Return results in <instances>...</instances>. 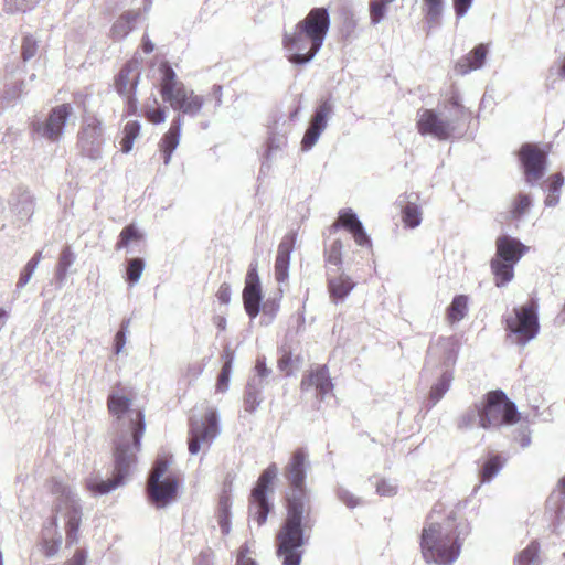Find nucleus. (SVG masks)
I'll return each mask as SVG.
<instances>
[{"label": "nucleus", "mask_w": 565, "mask_h": 565, "mask_svg": "<svg viewBox=\"0 0 565 565\" xmlns=\"http://www.w3.org/2000/svg\"><path fill=\"white\" fill-rule=\"evenodd\" d=\"M130 404L128 397L117 392H111L108 396V411L117 418L115 476L106 481L96 476L89 477L86 487L94 494H106L121 486L136 466V454L140 450V439L146 425L143 413L140 409H131Z\"/></svg>", "instance_id": "1"}, {"label": "nucleus", "mask_w": 565, "mask_h": 565, "mask_svg": "<svg viewBox=\"0 0 565 565\" xmlns=\"http://www.w3.org/2000/svg\"><path fill=\"white\" fill-rule=\"evenodd\" d=\"M438 513L435 508L423 527L420 550L426 563L450 565L458 558L469 527L465 521L457 522L452 513L446 518Z\"/></svg>", "instance_id": "2"}, {"label": "nucleus", "mask_w": 565, "mask_h": 565, "mask_svg": "<svg viewBox=\"0 0 565 565\" xmlns=\"http://www.w3.org/2000/svg\"><path fill=\"white\" fill-rule=\"evenodd\" d=\"M51 491L57 497V504L55 516L43 530L42 551L46 557H54L61 548L62 535L57 531L58 522L63 524L67 544H74L78 541V529L83 516L79 499L67 483L53 479Z\"/></svg>", "instance_id": "3"}, {"label": "nucleus", "mask_w": 565, "mask_h": 565, "mask_svg": "<svg viewBox=\"0 0 565 565\" xmlns=\"http://www.w3.org/2000/svg\"><path fill=\"white\" fill-rule=\"evenodd\" d=\"M329 26L328 11L323 8L312 9L292 31L285 32L282 44L288 61L296 65L309 63L320 51Z\"/></svg>", "instance_id": "4"}, {"label": "nucleus", "mask_w": 565, "mask_h": 565, "mask_svg": "<svg viewBox=\"0 0 565 565\" xmlns=\"http://www.w3.org/2000/svg\"><path fill=\"white\" fill-rule=\"evenodd\" d=\"M309 510L306 501L295 497L289 500L287 518L277 534V554L282 565H299L302 556V546L306 542L305 529L308 526Z\"/></svg>", "instance_id": "5"}, {"label": "nucleus", "mask_w": 565, "mask_h": 565, "mask_svg": "<svg viewBox=\"0 0 565 565\" xmlns=\"http://www.w3.org/2000/svg\"><path fill=\"white\" fill-rule=\"evenodd\" d=\"M162 73L160 83V94L162 99L170 105L173 110L184 115L195 117L200 114L204 98L188 88L182 82L178 81L175 72L168 63L160 65Z\"/></svg>", "instance_id": "6"}, {"label": "nucleus", "mask_w": 565, "mask_h": 565, "mask_svg": "<svg viewBox=\"0 0 565 565\" xmlns=\"http://www.w3.org/2000/svg\"><path fill=\"white\" fill-rule=\"evenodd\" d=\"M507 339L521 348L534 340L540 331L537 307L534 302L512 309L504 318Z\"/></svg>", "instance_id": "7"}, {"label": "nucleus", "mask_w": 565, "mask_h": 565, "mask_svg": "<svg viewBox=\"0 0 565 565\" xmlns=\"http://www.w3.org/2000/svg\"><path fill=\"white\" fill-rule=\"evenodd\" d=\"M476 414L482 428L511 425L519 420V413L514 403L510 402L504 393L491 392L481 406H476Z\"/></svg>", "instance_id": "8"}, {"label": "nucleus", "mask_w": 565, "mask_h": 565, "mask_svg": "<svg viewBox=\"0 0 565 565\" xmlns=\"http://www.w3.org/2000/svg\"><path fill=\"white\" fill-rule=\"evenodd\" d=\"M168 462L158 459L148 480V495L157 508H164L177 499L178 482L171 476L164 477Z\"/></svg>", "instance_id": "9"}, {"label": "nucleus", "mask_w": 565, "mask_h": 565, "mask_svg": "<svg viewBox=\"0 0 565 565\" xmlns=\"http://www.w3.org/2000/svg\"><path fill=\"white\" fill-rule=\"evenodd\" d=\"M220 434L217 412L207 407L200 418L192 417L189 430V451L196 455L201 447L210 446Z\"/></svg>", "instance_id": "10"}, {"label": "nucleus", "mask_w": 565, "mask_h": 565, "mask_svg": "<svg viewBox=\"0 0 565 565\" xmlns=\"http://www.w3.org/2000/svg\"><path fill=\"white\" fill-rule=\"evenodd\" d=\"M308 458L309 455L305 449H297L291 454L290 459L285 467V477L291 487L288 501L295 497L301 498L302 501H305V481L310 466Z\"/></svg>", "instance_id": "11"}, {"label": "nucleus", "mask_w": 565, "mask_h": 565, "mask_svg": "<svg viewBox=\"0 0 565 565\" xmlns=\"http://www.w3.org/2000/svg\"><path fill=\"white\" fill-rule=\"evenodd\" d=\"M140 78V62L132 58L120 70L115 79L117 93L127 98L128 114H135L137 110V98L135 93Z\"/></svg>", "instance_id": "12"}, {"label": "nucleus", "mask_w": 565, "mask_h": 565, "mask_svg": "<svg viewBox=\"0 0 565 565\" xmlns=\"http://www.w3.org/2000/svg\"><path fill=\"white\" fill-rule=\"evenodd\" d=\"M278 468L271 463L260 475L256 487L252 491L250 514L258 525L266 522L269 512V504L266 499V491L271 481L276 478Z\"/></svg>", "instance_id": "13"}, {"label": "nucleus", "mask_w": 565, "mask_h": 565, "mask_svg": "<svg viewBox=\"0 0 565 565\" xmlns=\"http://www.w3.org/2000/svg\"><path fill=\"white\" fill-rule=\"evenodd\" d=\"M72 114L73 107L70 104L56 106L50 111L45 122L33 124V130L51 141H58Z\"/></svg>", "instance_id": "14"}, {"label": "nucleus", "mask_w": 565, "mask_h": 565, "mask_svg": "<svg viewBox=\"0 0 565 565\" xmlns=\"http://www.w3.org/2000/svg\"><path fill=\"white\" fill-rule=\"evenodd\" d=\"M417 129L420 135L433 136L439 140L450 137L454 127L450 121L440 118L434 110L424 109L418 114Z\"/></svg>", "instance_id": "15"}, {"label": "nucleus", "mask_w": 565, "mask_h": 565, "mask_svg": "<svg viewBox=\"0 0 565 565\" xmlns=\"http://www.w3.org/2000/svg\"><path fill=\"white\" fill-rule=\"evenodd\" d=\"M83 152L90 159H98L102 156L104 143L102 124L97 119L86 121L78 139Z\"/></svg>", "instance_id": "16"}, {"label": "nucleus", "mask_w": 565, "mask_h": 565, "mask_svg": "<svg viewBox=\"0 0 565 565\" xmlns=\"http://www.w3.org/2000/svg\"><path fill=\"white\" fill-rule=\"evenodd\" d=\"M520 159L529 183H534L543 177L545 153L540 148L534 145H524L520 150Z\"/></svg>", "instance_id": "17"}, {"label": "nucleus", "mask_w": 565, "mask_h": 565, "mask_svg": "<svg viewBox=\"0 0 565 565\" xmlns=\"http://www.w3.org/2000/svg\"><path fill=\"white\" fill-rule=\"evenodd\" d=\"M332 111V105L329 102H323L316 110L310 125L302 138V150L311 149L320 138L321 134L327 127L328 117Z\"/></svg>", "instance_id": "18"}, {"label": "nucleus", "mask_w": 565, "mask_h": 565, "mask_svg": "<svg viewBox=\"0 0 565 565\" xmlns=\"http://www.w3.org/2000/svg\"><path fill=\"white\" fill-rule=\"evenodd\" d=\"M459 351L458 341L454 337L439 338L429 347V358L440 362L444 370L454 367Z\"/></svg>", "instance_id": "19"}, {"label": "nucleus", "mask_w": 565, "mask_h": 565, "mask_svg": "<svg viewBox=\"0 0 565 565\" xmlns=\"http://www.w3.org/2000/svg\"><path fill=\"white\" fill-rule=\"evenodd\" d=\"M312 387L316 388L317 395L321 399H324L332 393L333 384L329 376V372L324 366L317 369L316 371L311 372L308 376L302 379V391H309Z\"/></svg>", "instance_id": "20"}, {"label": "nucleus", "mask_w": 565, "mask_h": 565, "mask_svg": "<svg viewBox=\"0 0 565 565\" xmlns=\"http://www.w3.org/2000/svg\"><path fill=\"white\" fill-rule=\"evenodd\" d=\"M497 257L516 264L527 252L529 247L523 245L519 239L511 236H500L497 239Z\"/></svg>", "instance_id": "21"}, {"label": "nucleus", "mask_w": 565, "mask_h": 565, "mask_svg": "<svg viewBox=\"0 0 565 565\" xmlns=\"http://www.w3.org/2000/svg\"><path fill=\"white\" fill-rule=\"evenodd\" d=\"M183 119L178 115L171 122L169 130L163 135L159 146L163 153V163L168 166L171 161L173 151L178 148L181 138Z\"/></svg>", "instance_id": "22"}, {"label": "nucleus", "mask_w": 565, "mask_h": 565, "mask_svg": "<svg viewBox=\"0 0 565 565\" xmlns=\"http://www.w3.org/2000/svg\"><path fill=\"white\" fill-rule=\"evenodd\" d=\"M488 54L486 44L477 45L469 54L461 57L455 65V72L458 75H466L472 71L481 68Z\"/></svg>", "instance_id": "23"}, {"label": "nucleus", "mask_w": 565, "mask_h": 565, "mask_svg": "<svg viewBox=\"0 0 565 565\" xmlns=\"http://www.w3.org/2000/svg\"><path fill=\"white\" fill-rule=\"evenodd\" d=\"M291 249L292 242L289 237L284 238L278 246L275 262V276L279 282L285 281L288 278Z\"/></svg>", "instance_id": "24"}, {"label": "nucleus", "mask_w": 565, "mask_h": 565, "mask_svg": "<svg viewBox=\"0 0 565 565\" xmlns=\"http://www.w3.org/2000/svg\"><path fill=\"white\" fill-rule=\"evenodd\" d=\"M355 284L347 275H340L329 280V292L332 301L338 303L344 300L353 290Z\"/></svg>", "instance_id": "25"}, {"label": "nucleus", "mask_w": 565, "mask_h": 565, "mask_svg": "<svg viewBox=\"0 0 565 565\" xmlns=\"http://www.w3.org/2000/svg\"><path fill=\"white\" fill-rule=\"evenodd\" d=\"M138 17L139 12L137 11H128L121 14L111 26V36L115 40H121L126 38L134 29Z\"/></svg>", "instance_id": "26"}, {"label": "nucleus", "mask_w": 565, "mask_h": 565, "mask_svg": "<svg viewBox=\"0 0 565 565\" xmlns=\"http://www.w3.org/2000/svg\"><path fill=\"white\" fill-rule=\"evenodd\" d=\"M491 270L495 277V285L498 287L507 285L514 277V264L497 256L491 260Z\"/></svg>", "instance_id": "27"}, {"label": "nucleus", "mask_w": 565, "mask_h": 565, "mask_svg": "<svg viewBox=\"0 0 565 565\" xmlns=\"http://www.w3.org/2000/svg\"><path fill=\"white\" fill-rule=\"evenodd\" d=\"M264 387V384L262 381H256L255 377H253L246 386L245 396H244V406L245 411L249 413H254L257 407L262 403L260 392Z\"/></svg>", "instance_id": "28"}, {"label": "nucleus", "mask_w": 565, "mask_h": 565, "mask_svg": "<svg viewBox=\"0 0 565 565\" xmlns=\"http://www.w3.org/2000/svg\"><path fill=\"white\" fill-rule=\"evenodd\" d=\"M262 300L260 287L245 286L243 290V301L246 313L254 319L259 313V305Z\"/></svg>", "instance_id": "29"}, {"label": "nucleus", "mask_w": 565, "mask_h": 565, "mask_svg": "<svg viewBox=\"0 0 565 565\" xmlns=\"http://www.w3.org/2000/svg\"><path fill=\"white\" fill-rule=\"evenodd\" d=\"M452 380V371L443 370L440 377L430 388L429 401L431 402V405H436L449 391Z\"/></svg>", "instance_id": "30"}, {"label": "nucleus", "mask_w": 565, "mask_h": 565, "mask_svg": "<svg viewBox=\"0 0 565 565\" xmlns=\"http://www.w3.org/2000/svg\"><path fill=\"white\" fill-rule=\"evenodd\" d=\"M231 498L226 492H224L220 497L217 505V523L224 535H227L231 532Z\"/></svg>", "instance_id": "31"}, {"label": "nucleus", "mask_w": 565, "mask_h": 565, "mask_svg": "<svg viewBox=\"0 0 565 565\" xmlns=\"http://www.w3.org/2000/svg\"><path fill=\"white\" fill-rule=\"evenodd\" d=\"M468 312V297L465 295L456 296L447 308V320L454 324L461 321Z\"/></svg>", "instance_id": "32"}, {"label": "nucleus", "mask_w": 565, "mask_h": 565, "mask_svg": "<svg viewBox=\"0 0 565 565\" xmlns=\"http://www.w3.org/2000/svg\"><path fill=\"white\" fill-rule=\"evenodd\" d=\"M504 462L505 461L498 455L489 457L481 469V481H491L501 471Z\"/></svg>", "instance_id": "33"}, {"label": "nucleus", "mask_w": 565, "mask_h": 565, "mask_svg": "<svg viewBox=\"0 0 565 565\" xmlns=\"http://www.w3.org/2000/svg\"><path fill=\"white\" fill-rule=\"evenodd\" d=\"M225 363L221 370V373L216 383V391L225 393L228 390L230 377L232 373L233 354L226 350L223 354Z\"/></svg>", "instance_id": "34"}, {"label": "nucleus", "mask_w": 565, "mask_h": 565, "mask_svg": "<svg viewBox=\"0 0 565 565\" xmlns=\"http://www.w3.org/2000/svg\"><path fill=\"white\" fill-rule=\"evenodd\" d=\"M564 179L562 174L557 173L551 178L548 185V193L545 199V205L548 207L556 206L559 202L561 188L563 186Z\"/></svg>", "instance_id": "35"}, {"label": "nucleus", "mask_w": 565, "mask_h": 565, "mask_svg": "<svg viewBox=\"0 0 565 565\" xmlns=\"http://www.w3.org/2000/svg\"><path fill=\"white\" fill-rule=\"evenodd\" d=\"M41 0H4L3 9L8 13H25L34 9Z\"/></svg>", "instance_id": "36"}, {"label": "nucleus", "mask_w": 565, "mask_h": 565, "mask_svg": "<svg viewBox=\"0 0 565 565\" xmlns=\"http://www.w3.org/2000/svg\"><path fill=\"white\" fill-rule=\"evenodd\" d=\"M142 239V234L138 231V228L130 224L122 228L119 234V239L116 244L117 249L126 248L129 244L134 242H139Z\"/></svg>", "instance_id": "37"}, {"label": "nucleus", "mask_w": 565, "mask_h": 565, "mask_svg": "<svg viewBox=\"0 0 565 565\" xmlns=\"http://www.w3.org/2000/svg\"><path fill=\"white\" fill-rule=\"evenodd\" d=\"M539 544L533 542L515 557L516 565H536L539 561Z\"/></svg>", "instance_id": "38"}, {"label": "nucleus", "mask_w": 565, "mask_h": 565, "mask_svg": "<svg viewBox=\"0 0 565 565\" xmlns=\"http://www.w3.org/2000/svg\"><path fill=\"white\" fill-rule=\"evenodd\" d=\"M395 0H372L370 2V20L373 25L379 24L386 14V7Z\"/></svg>", "instance_id": "39"}, {"label": "nucleus", "mask_w": 565, "mask_h": 565, "mask_svg": "<svg viewBox=\"0 0 565 565\" xmlns=\"http://www.w3.org/2000/svg\"><path fill=\"white\" fill-rule=\"evenodd\" d=\"M39 43L40 40L32 34H26L23 36L21 44V56L24 62L32 60L38 54Z\"/></svg>", "instance_id": "40"}, {"label": "nucleus", "mask_w": 565, "mask_h": 565, "mask_svg": "<svg viewBox=\"0 0 565 565\" xmlns=\"http://www.w3.org/2000/svg\"><path fill=\"white\" fill-rule=\"evenodd\" d=\"M403 221L411 228L417 227L422 222V211L414 203H408L403 211Z\"/></svg>", "instance_id": "41"}, {"label": "nucleus", "mask_w": 565, "mask_h": 565, "mask_svg": "<svg viewBox=\"0 0 565 565\" xmlns=\"http://www.w3.org/2000/svg\"><path fill=\"white\" fill-rule=\"evenodd\" d=\"M338 225L345 227L350 233H352L356 227L361 226L362 223L352 210H342L339 213L338 223H335L334 226Z\"/></svg>", "instance_id": "42"}, {"label": "nucleus", "mask_w": 565, "mask_h": 565, "mask_svg": "<svg viewBox=\"0 0 565 565\" xmlns=\"http://www.w3.org/2000/svg\"><path fill=\"white\" fill-rule=\"evenodd\" d=\"M145 263L141 258H132L129 260L127 266V279L131 285H136L143 273Z\"/></svg>", "instance_id": "43"}, {"label": "nucleus", "mask_w": 565, "mask_h": 565, "mask_svg": "<svg viewBox=\"0 0 565 565\" xmlns=\"http://www.w3.org/2000/svg\"><path fill=\"white\" fill-rule=\"evenodd\" d=\"M531 206V199L526 194H520L513 202L511 207V216L513 218L522 217Z\"/></svg>", "instance_id": "44"}, {"label": "nucleus", "mask_w": 565, "mask_h": 565, "mask_svg": "<svg viewBox=\"0 0 565 565\" xmlns=\"http://www.w3.org/2000/svg\"><path fill=\"white\" fill-rule=\"evenodd\" d=\"M377 494L382 497H393L397 493V484L388 479H379L375 481Z\"/></svg>", "instance_id": "45"}, {"label": "nucleus", "mask_w": 565, "mask_h": 565, "mask_svg": "<svg viewBox=\"0 0 565 565\" xmlns=\"http://www.w3.org/2000/svg\"><path fill=\"white\" fill-rule=\"evenodd\" d=\"M427 19L431 22L438 21L443 12V0H424Z\"/></svg>", "instance_id": "46"}, {"label": "nucleus", "mask_w": 565, "mask_h": 565, "mask_svg": "<svg viewBox=\"0 0 565 565\" xmlns=\"http://www.w3.org/2000/svg\"><path fill=\"white\" fill-rule=\"evenodd\" d=\"M337 495L339 500L344 503L349 509H354L362 503L361 498L356 497L348 489L340 487L337 490Z\"/></svg>", "instance_id": "47"}, {"label": "nucleus", "mask_w": 565, "mask_h": 565, "mask_svg": "<svg viewBox=\"0 0 565 565\" xmlns=\"http://www.w3.org/2000/svg\"><path fill=\"white\" fill-rule=\"evenodd\" d=\"M35 270L36 269L34 268V264H26L24 266L15 285V290L18 292L21 291L30 282Z\"/></svg>", "instance_id": "48"}, {"label": "nucleus", "mask_w": 565, "mask_h": 565, "mask_svg": "<svg viewBox=\"0 0 565 565\" xmlns=\"http://www.w3.org/2000/svg\"><path fill=\"white\" fill-rule=\"evenodd\" d=\"M75 257H74V254L71 252L70 248H65L62 254H61V257H60V263H58V271L65 276L68 267L73 264Z\"/></svg>", "instance_id": "49"}, {"label": "nucleus", "mask_w": 565, "mask_h": 565, "mask_svg": "<svg viewBox=\"0 0 565 565\" xmlns=\"http://www.w3.org/2000/svg\"><path fill=\"white\" fill-rule=\"evenodd\" d=\"M204 364L201 362H193L188 364V366L184 370V376L189 379L190 381L196 380L203 372Z\"/></svg>", "instance_id": "50"}, {"label": "nucleus", "mask_w": 565, "mask_h": 565, "mask_svg": "<svg viewBox=\"0 0 565 565\" xmlns=\"http://www.w3.org/2000/svg\"><path fill=\"white\" fill-rule=\"evenodd\" d=\"M145 116L150 122L154 125L164 122L167 118L166 111L162 108H149L146 110Z\"/></svg>", "instance_id": "51"}, {"label": "nucleus", "mask_w": 565, "mask_h": 565, "mask_svg": "<svg viewBox=\"0 0 565 565\" xmlns=\"http://www.w3.org/2000/svg\"><path fill=\"white\" fill-rule=\"evenodd\" d=\"M473 0H454V9L457 19H461L467 14L472 6Z\"/></svg>", "instance_id": "52"}, {"label": "nucleus", "mask_w": 565, "mask_h": 565, "mask_svg": "<svg viewBox=\"0 0 565 565\" xmlns=\"http://www.w3.org/2000/svg\"><path fill=\"white\" fill-rule=\"evenodd\" d=\"M351 234L353 235V238L358 245L371 246V239L364 231L363 225L356 227Z\"/></svg>", "instance_id": "53"}, {"label": "nucleus", "mask_w": 565, "mask_h": 565, "mask_svg": "<svg viewBox=\"0 0 565 565\" xmlns=\"http://www.w3.org/2000/svg\"><path fill=\"white\" fill-rule=\"evenodd\" d=\"M255 373L256 375L254 377L256 379V381L260 380L262 382L264 377H267L270 374V370L266 366L264 358H258L256 360Z\"/></svg>", "instance_id": "54"}, {"label": "nucleus", "mask_w": 565, "mask_h": 565, "mask_svg": "<svg viewBox=\"0 0 565 565\" xmlns=\"http://www.w3.org/2000/svg\"><path fill=\"white\" fill-rule=\"evenodd\" d=\"M88 553L85 550H76L65 565H87Z\"/></svg>", "instance_id": "55"}, {"label": "nucleus", "mask_w": 565, "mask_h": 565, "mask_svg": "<svg viewBox=\"0 0 565 565\" xmlns=\"http://www.w3.org/2000/svg\"><path fill=\"white\" fill-rule=\"evenodd\" d=\"M341 250H342V243L340 241H335L332 246H331V249H330V254H329V262L334 264V265H338L341 263Z\"/></svg>", "instance_id": "56"}, {"label": "nucleus", "mask_w": 565, "mask_h": 565, "mask_svg": "<svg viewBox=\"0 0 565 565\" xmlns=\"http://www.w3.org/2000/svg\"><path fill=\"white\" fill-rule=\"evenodd\" d=\"M248 554L249 548L247 545H244L237 555L236 565H257Z\"/></svg>", "instance_id": "57"}, {"label": "nucleus", "mask_w": 565, "mask_h": 565, "mask_svg": "<svg viewBox=\"0 0 565 565\" xmlns=\"http://www.w3.org/2000/svg\"><path fill=\"white\" fill-rule=\"evenodd\" d=\"M140 134V124L137 120L128 121L124 128V136L136 139Z\"/></svg>", "instance_id": "58"}, {"label": "nucleus", "mask_w": 565, "mask_h": 565, "mask_svg": "<svg viewBox=\"0 0 565 565\" xmlns=\"http://www.w3.org/2000/svg\"><path fill=\"white\" fill-rule=\"evenodd\" d=\"M231 295L232 291L230 285L224 282L220 286L216 297L221 303L227 305L231 301Z\"/></svg>", "instance_id": "59"}, {"label": "nucleus", "mask_w": 565, "mask_h": 565, "mask_svg": "<svg viewBox=\"0 0 565 565\" xmlns=\"http://www.w3.org/2000/svg\"><path fill=\"white\" fill-rule=\"evenodd\" d=\"M256 264H252L246 275L245 286L260 287Z\"/></svg>", "instance_id": "60"}, {"label": "nucleus", "mask_w": 565, "mask_h": 565, "mask_svg": "<svg viewBox=\"0 0 565 565\" xmlns=\"http://www.w3.org/2000/svg\"><path fill=\"white\" fill-rule=\"evenodd\" d=\"M125 328H127V326H122V329L120 331H118L115 335V353L116 354H119L120 352H122L125 345H126V332H125Z\"/></svg>", "instance_id": "61"}, {"label": "nucleus", "mask_w": 565, "mask_h": 565, "mask_svg": "<svg viewBox=\"0 0 565 565\" xmlns=\"http://www.w3.org/2000/svg\"><path fill=\"white\" fill-rule=\"evenodd\" d=\"M134 141V139L124 136L120 141L121 151L128 153L132 149Z\"/></svg>", "instance_id": "62"}, {"label": "nucleus", "mask_w": 565, "mask_h": 565, "mask_svg": "<svg viewBox=\"0 0 565 565\" xmlns=\"http://www.w3.org/2000/svg\"><path fill=\"white\" fill-rule=\"evenodd\" d=\"M142 50L147 54L153 52V50H154V44L150 41L148 35H145L142 39Z\"/></svg>", "instance_id": "63"}, {"label": "nucleus", "mask_w": 565, "mask_h": 565, "mask_svg": "<svg viewBox=\"0 0 565 565\" xmlns=\"http://www.w3.org/2000/svg\"><path fill=\"white\" fill-rule=\"evenodd\" d=\"M9 316H10L9 310H7L4 308H0V330L6 326Z\"/></svg>", "instance_id": "64"}]
</instances>
